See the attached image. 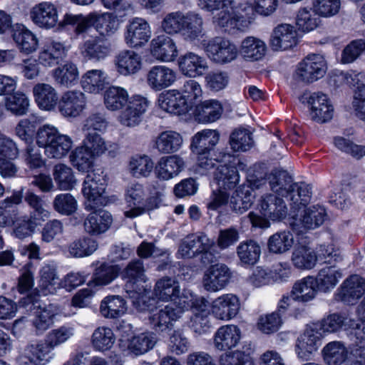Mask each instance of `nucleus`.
<instances>
[{
    "label": "nucleus",
    "instance_id": "f257e3e1",
    "mask_svg": "<svg viewBox=\"0 0 365 365\" xmlns=\"http://www.w3.org/2000/svg\"><path fill=\"white\" fill-rule=\"evenodd\" d=\"M103 102L109 110H121L118 120L122 125L129 128L140 124L143 115L150 105V101L146 96L140 94L130 96L125 88L115 86H110L106 90Z\"/></svg>",
    "mask_w": 365,
    "mask_h": 365
},
{
    "label": "nucleus",
    "instance_id": "f03ea898",
    "mask_svg": "<svg viewBox=\"0 0 365 365\" xmlns=\"http://www.w3.org/2000/svg\"><path fill=\"white\" fill-rule=\"evenodd\" d=\"M73 166L81 173H87L82 193L87 200L86 209L96 210L103 203L102 196L106 191L108 178L99 161H73Z\"/></svg>",
    "mask_w": 365,
    "mask_h": 365
},
{
    "label": "nucleus",
    "instance_id": "7ed1b4c3",
    "mask_svg": "<svg viewBox=\"0 0 365 365\" xmlns=\"http://www.w3.org/2000/svg\"><path fill=\"white\" fill-rule=\"evenodd\" d=\"M202 45L208 58L218 64L231 63L239 55L236 45L222 36H215L207 41L203 39Z\"/></svg>",
    "mask_w": 365,
    "mask_h": 365
},
{
    "label": "nucleus",
    "instance_id": "20e7f679",
    "mask_svg": "<svg viewBox=\"0 0 365 365\" xmlns=\"http://www.w3.org/2000/svg\"><path fill=\"white\" fill-rule=\"evenodd\" d=\"M327 70V64L324 57L312 53L298 63L294 76L297 81L308 84L322 78Z\"/></svg>",
    "mask_w": 365,
    "mask_h": 365
},
{
    "label": "nucleus",
    "instance_id": "39448f33",
    "mask_svg": "<svg viewBox=\"0 0 365 365\" xmlns=\"http://www.w3.org/2000/svg\"><path fill=\"white\" fill-rule=\"evenodd\" d=\"M121 277L125 282V289L130 298H137L145 291L144 283L147 278L141 259L130 262L121 272Z\"/></svg>",
    "mask_w": 365,
    "mask_h": 365
},
{
    "label": "nucleus",
    "instance_id": "423d86ee",
    "mask_svg": "<svg viewBox=\"0 0 365 365\" xmlns=\"http://www.w3.org/2000/svg\"><path fill=\"white\" fill-rule=\"evenodd\" d=\"M228 9L223 16H214L213 21L220 27H233L244 31L249 29L255 19L254 9L251 5L234 10Z\"/></svg>",
    "mask_w": 365,
    "mask_h": 365
},
{
    "label": "nucleus",
    "instance_id": "0eeeda50",
    "mask_svg": "<svg viewBox=\"0 0 365 365\" xmlns=\"http://www.w3.org/2000/svg\"><path fill=\"white\" fill-rule=\"evenodd\" d=\"M182 312V308L174 304L155 309L149 314L150 326L158 333L170 331L173 327V323L181 317Z\"/></svg>",
    "mask_w": 365,
    "mask_h": 365
},
{
    "label": "nucleus",
    "instance_id": "6e6552de",
    "mask_svg": "<svg viewBox=\"0 0 365 365\" xmlns=\"http://www.w3.org/2000/svg\"><path fill=\"white\" fill-rule=\"evenodd\" d=\"M106 150V143L101 135L89 133L83 140V145L71 152L70 160H90L98 158Z\"/></svg>",
    "mask_w": 365,
    "mask_h": 365
},
{
    "label": "nucleus",
    "instance_id": "1a4fd4ad",
    "mask_svg": "<svg viewBox=\"0 0 365 365\" xmlns=\"http://www.w3.org/2000/svg\"><path fill=\"white\" fill-rule=\"evenodd\" d=\"M310 118L319 123H325L334 116V108L331 100L322 92L311 93L307 98Z\"/></svg>",
    "mask_w": 365,
    "mask_h": 365
},
{
    "label": "nucleus",
    "instance_id": "9d476101",
    "mask_svg": "<svg viewBox=\"0 0 365 365\" xmlns=\"http://www.w3.org/2000/svg\"><path fill=\"white\" fill-rule=\"evenodd\" d=\"M365 293V279L358 274L346 278L337 289L335 298L346 304H355Z\"/></svg>",
    "mask_w": 365,
    "mask_h": 365
},
{
    "label": "nucleus",
    "instance_id": "9b49d317",
    "mask_svg": "<svg viewBox=\"0 0 365 365\" xmlns=\"http://www.w3.org/2000/svg\"><path fill=\"white\" fill-rule=\"evenodd\" d=\"M29 18L39 28L50 29L58 21L56 6L50 1H42L35 4L29 11Z\"/></svg>",
    "mask_w": 365,
    "mask_h": 365
},
{
    "label": "nucleus",
    "instance_id": "f8f14e48",
    "mask_svg": "<svg viewBox=\"0 0 365 365\" xmlns=\"http://www.w3.org/2000/svg\"><path fill=\"white\" fill-rule=\"evenodd\" d=\"M322 333L313 324L307 328L304 332L300 335L296 344V352L299 358L304 361L310 359L312 354L316 351L321 345Z\"/></svg>",
    "mask_w": 365,
    "mask_h": 365
},
{
    "label": "nucleus",
    "instance_id": "ddd939ff",
    "mask_svg": "<svg viewBox=\"0 0 365 365\" xmlns=\"http://www.w3.org/2000/svg\"><path fill=\"white\" fill-rule=\"evenodd\" d=\"M151 56L160 62H173L178 56V50L175 41L166 35L154 38L150 44Z\"/></svg>",
    "mask_w": 365,
    "mask_h": 365
},
{
    "label": "nucleus",
    "instance_id": "4468645a",
    "mask_svg": "<svg viewBox=\"0 0 365 365\" xmlns=\"http://www.w3.org/2000/svg\"><path fill=\"white\" fill-rule=\"evenodd\" d=\"M231 277L232 272L226 264L211 265L204 274L203 287L210 292L220 290L229 283Z\"/></svg>",
    "mask_w": 365,
    "mask_h": 365
},
{
    "label": "nucleus",
    "instance_id": "2eb2a0df",
    "mask_svg": "<svg viewBox=\"0 0 365 365\" xmlns=\"http://www.w3.org/2000/svg\"><path fill=\"white\" fill-rule=\"evenodd\" d=\"M86 106V98L81 91H68L62 95L58 103L59 112L65 117L76 118Z\"/></svg>",
    "mask_w": 365,
    "mask_h": 365
},
{
    "label": "nucleus",
    "instance_id": "dca6fc26",
    "mask_svg": "<svg viewBox=\"0 0 365 365\" xmlns=\"http://www.w3.org/2000/svg\"><path fill=\"white\" fill-rule=\"evenodd\" d=\"M240 307L239 298L233 294H222L212 303V313L218 319L228 321L238 314Z\"/></svg>",
    "mask_w": 365,
    "mask_h": 365
},
{
    "label": "nucleus",
    "instance_id": "f3484780",
    "mask_svg": "<svg viewBox=\"0 0 365 365\" xmlns=\"http://www.w3.org/2000/svg\"><path fill=\"white\" fill-rule=\"evenodd\" d=\"M297 31L294 26L289 24H282L273 29L269 44L274 51L287 50L297 45Z\"/></svg>",
    "mask_w": 365,
    "mask_h": 365
},
{
    "label": "nucleus",
    "instance_id": "a211bd4d",
    "mask_svg": "<svg viewBox=\"0 0 365 365\" xmlns=\"http://www.w3.org/2000/svg\"><path fill=\"white\" fill-rule=\"evenodd\" d=\"M177 79V73L166 66H154L146 76L148 86L155 91H160L171 86Z\"/></svg>",
    "mask_w": 365,
    "mask_h": 365
},
{
    "label": "nucleus",
    "instance_id": "6ab92c4d",
    "mask_svg": "<svg viewBox=\"0 0 365 365\" xmlns=\"http://www.w3.org/2000/svg\"><path fill=\"white\" fill-rule=\"evenodd\" d=\"M151 31L148 23L141 18H135L126 27L125 41L132 48L140 47L148 41Z\"/></svg>",
    "mask_w": 365,
    "mask_h": 365
},
{
    "label": "nucleus",
    "instance_id": "aec40b11",
    "mask_svg": "<svg viewBox=\"0 0 365 365\" xmlns=\"http://www.w3.org/2000/svg\"><path fill=\"white\" fill-rule=\"evenodd\" d=\"M32 93L35 103L42 110H53L59 103L58 91L49 83H36L33 87Z\"/></svg>",
    "mask_w": 365,
    "mask_h": 365
},
{
    "label": "nucleus",
    "instance_id": "412c9836",
    "mask_svg": "<svg viewBox=\"0 0 365 365\" xmlns=\"http://www.w3.org/2000/svg\"><path fill=\"white\" fill-rule=\"evenodd\" d=\"M327 217V212L324 207L319 205H314L306 209L303 215L299 219H294L290 222L293 230L298 232H302V227L307 230L315 229L321 226Z\"/></svg>",
    "mask_w": 365,
    "mask_h": 365
},
{
    "label": "nucleus",
    "instance_id": "4be33fe9",
    "mask_svg": "<svg viewBox=\"0 0 365 365\" xmlns=\"http://www.w3.org/2000/svg\"><path fill=\"white\" fill-rule=\"evenodd\" d=\"M260 212L270 220H281L287 216V207L282 198L276 194H265L260 200Z\"/></svg>",
    "mask_w": 365,
    "mask_h": 365
},
{
    "label": "nucleus",
    "instance_id": "5701e85b",
    "mask_svg": "<svg viewBox=\"0 0 365 365\" xmlns=\"http://www.w3.org/2000/svg\"><path fill=\"white\" fill-rule=\"evenodd\" d=\"M207 303V301L203 297L197 298L192 302L193 306L197 309L198 312L190 317L189 327L198 335L210 332L212 328L210 313L206 310Z\"/></svg>",
    "mask_w": 365,
    "mask_h": 365
},
{
    "label": "nucleus",
    "instance_id": "b1692460",
    "mask_svg": "<svg viewBox=\"0 0 365 365\" xmlns=\"http://www.w3.org/2000/svg\"><path fill=\"white\" fill-rule=\"evenodd\" d=\"M117 72L124 76L138 73L142 66L141 56L131 50L120 51L114 58Z\"/></svg>",
    "mask_w": 365,
    "mask_h": 365
},
{
    "label": "nucleus",
    "instance_id": "393cba45",
    "mask_svg": "<svg viewBox=\"0 0 365 365\" xmlns=\"http://www.w3.org/2000/svg\"><path fill=\"white\" fill-rule=\"evenodd\" d=\"M178 66L183 75L191 78L203 75L208 68L206 59L193 52H187L181 56Z\"/></svg>",
    "mask_w": 365,
    "mask_h": 365
},
{
    "label": "nucleus",
    "instance_id": "a878e982",
    "mask_svg": "<svg viewBox=\"0 0 365 365\" xmlns=\"http://www.w3.org/2000/svg\"><path fill=\"white\" fill-rule=\"evenodd\" d=\"M84 221L85 230L91 235H98L106 232L113 222L111 214L102 209L93 210Z\"/></svg>",
    "mask_w": 365,
    "mask_h": 365
},
{
    "label": "nucleus",
    "instance_id": "bb28decb",
    "mask_svg": "<svg viewBox=\"0 0 365 365\" xmlns=\"http://www.w3.org/2000/svg\"><path fill=\"white\" fill-rule=\"evenodd\" d=\"M228 161L224 165H219L213 171L215 180L219 188L229 190L235 188L240 181L238 168L233 163Z\"/></svg>",
    "mask_w": 365,
    "mask_h": 365
},
{
    "label": "nucleus",
    "instance_id": "cd10ccee",
    "mask_svg": "<svg viewBox=\"0 0 365 365\" xmlns=\"http://www.w3.org/2000/svg\"><path fill=\"white\" fill-rule=\"evenodd\" d=\"M318 291L314 277L309 275L296 281L288 294L294 302L307 303L316 297Z\"/></svg>",
    "mask_w": 365,
    "mask_h": 365
},
{
    "label": "nucleus",
    "instance_id": "c85d7f7f",
    "mask_svg": "<svg viewBox=\"0 0 365 365\" xmlns=\"http://www.w3.org/2000/svg\"><path fill=\"white\" fill-rule=\"evenodd\" d=\"M241 338L240 328L233 324L220 327L215 334L214 344L217 349L226 351L235 347Z\"/></svg>",
    "mask_w": 365,
    "mask_h": 365
},
{
    "label": "nucleus",
    "instance_id": "c756f323",
    "mask_svg": "<svg viewBox=\"0 0 365 365\" xmlns=\"http://www.w3.org/2000/svg\"><path fill=\"white\" fill-rule=\"evenodd\" d=\"M159 106L166 112L175 115H182L187 113V102L182 97L180 91L169 90L162 93L158 98Z\"/></svg>",
    "mask_w": 365,
    "mask_h": 365
},
{
    "label": "nucleus",
    "instance_id": "7c9ffc66",
    "mask_svg": "<svg viewBox=\"0 0 365 365\" xmlns=\"http://www.w3.org/2000/svg\"><path fill=\"white\" fill-rule=\"evenodd\" d=\"M219 138V133L215 130L205 129L197 132L192 138L191 150L199 157L205 155L218 143Z\"/></svg>",
    "mask_w": 365,
    "mask_h": 365
},
{
    "label": "nucleus",
    "instance_id": "2f4dec72",
    "mask_svg": "<svg viewBox=\"0 0 365 365\" xmlns=\"http://www.w3.org/2000/svg\"><path fill=\"white\" fill-rule=\"evenodd\" d=\"M184 17L181 34L185 41L195 43L205 36L203 19L195 12H187Z\"/></svg>",
    "mask_w": 365,
    "mask_h": 365
},
{
    "label": "nucleus",
    "instance_id": "473e14b6",
    "mask_svg": "<svg viewBox=\"0 0 365 365\" xmlns=\"http://www.w3.org/2000/svg\"><path fill=\"white\" fill-rule=\"evenodd\" d=\"M22 192L14 191L10 197L0 202V227L13 225L18 215L16 206L22 201Z\"/></svg>",
    "mask_w": 365,
    "mask_h": 365
},
{
    "label": "nucleus",
    "instance_id": "72a5a7b5",
    "mask_svg": "<svg viewBox=\"0 0 365 365\" xmlns=\"http://www.w3.org/2000/svg\"><path fill=\"white\" fill-rule=\"evenodd\" d=\"M312 194L310 185L304 182H294L292 180L283 197H285L294 209H299L301 206L305 207L309 203Z\"/></svg>",
    "mask_w": 365,
    "mask_h": 365
},
{
    "label": "nucleus",
    "instance_id": "f704fd0d",
    "mask_svg": "<svg viewBox=\"0 0 365 365\" xmlns=\"http://www.w3.org/2000/svg\"><path fill=\"white\" fill-rule=\"evenodd\" d=\"M223 113L221 103L215 99L206 100L195 106L194 115L202 123H213L220 118Z\"/></svg>",
    "mask_w": 365,
    "mask_h": 365
},
{
    "label": "nucleus",
    "instance_id": "c9c22d12",
    "mask_svg": "<svg viewBox=\"0 0 365 365\" xmlns=\"http://www.w3.org/2000/svg\"><path fill=\"white\" fill-rule=\"evenodd\" d=\"M11 36L21 52L30 54L36 51L38 46L37 37L23 24H16Z\"/></svg>",
    "mask_w": 365,
    "mask_h": 365
},
{
    "label": "nucleus",
    "instance_id": "e433bc0d",
    "mask_svg": "<svg viewBox=\"0 0 365 365\" xmlns=\"http://www.w3.org/2000/svg\"><path fill=\"white\" fill-rule=\"evenodd\" d=\"M145 191L142 185L136 183L131 185L127 190L125 200L128 210L124 211V215L128 218H135L142 215L140 210L143 205Z\"/></svg>",
    "mask_w": 365,
    "mask_h": 365
},
{
    "label": "nucleus",
    "instance_id": "4c0bfd02",
    "mask_svg": "<svg viewBox=\"0 0 365 365\" xmlns=\"http://www.w3.org/2000/svg\"><path fill=\"white\" fill-rule=\"evenodd\" d=\"M153 142V148L160 154H173L179 150L183 140L179 133L166 130L161 132Z\"/></svg>",
    "mask_w": 365,
    "mask_h": 365
},
{
    "label": "nucleus",
    "instance_id": "58836bf2",
    "mask_svg": "<svg viewBox=\"0 0 365 365\" xmlns=\"http://www.w3.org/2000/svg\"><path fill=\"white\" fill-rule=\"evenodd\" d=\"M342 277L343 274L340 269H336L334 265H330L319 269L314 279L318 290L326 293L333 289Z\"/></svg>",
    "mask_w": 365,
    "mask_h": 365
},
{
    "label": "nucleus",
    "instance_id": "ea45409f",
    "mask_svg": "<svg viewBox=\"0 0 365 365\" xmlns=\"http://www.w3.org/2000/svg\"><path fill=\"white\" fill-rule=\"evenodd\" d=\"M267 46L261 39L248 36L241 43L239 54L248 61H256L262 59L266 53Z\"/></svg>",
    "mask_w": 365,
    "mask_h": 365
},
{
    "label": "nucleus",
    "instance_id": "a19ab883",
    "mask_svg": "<svg viewBox=\"0 0 365 365\" xmlns=\"http://www.w3.org/2000/svg\"><path fill=\"white\" fill-rule=\"evenodd\" d=\"M63 43L51 41L46 43L38 55V62L44 67H52L58 64L65 54Z\"/></svg>",
    "mask_w": 365,
    "mask_h": 365
},
{
    "label": "nucleus",
    "instance_id": "79ce46f5",
    "mask_svg": "<svg viewBox=\"0 0 365 365\" xmlns=\"http://www.w3.org/2000/svg\"><path fill=\"white\" fill-rule=\"evenodd\" d=\"M26 171L28 175H33V184L39 187L43 192L51 191L53 187L51 178L43 172L46 170L45 161H25Z\"/></svg>",
    "mask_w": 365,
    "mask_h": 365
},
{
    "label": "nucleus",
    "instance_id": "37998d69",
    "mask_svg": "<svg viewBox=\"0 0 365 365\" xmlns=\"http://www.w3.org/2000/svg\"><path fill=\"white\" fill-rule=\"evenodd\" d=\"M53 350L44 339L28 344L25 351L31 362L37 365H45L53 359Z\"/></svg>",
    "mask_w": 365,
    "mask_h": 365
},
{
    "label": "nucleus",
    "instance_id": "c03bdc74",
    "mask_svg": "<svg viewBox=\"0 0 365 365\" xmlns=\"http://www.w3.org/2000/svg\"><path fill=\"white\" fill-rule=\"evenodd\" d=\"M111 52L110 44L101 38L86 41L82 47L81 53L88 60L100 61L105 59Z\"/></svg>",
    "mask_w": 365,
    "mask_h": 365
},
{
    "label": "nucleus",
    "instance_id": "a18cd8bd",
    "mask_svg": "<svg viewBox=\"0 0 365 365\" xmlns=\"http://www.w3.org/2000/svg\"><path fill=\"white\" fill-rule=\"evenodd\" d=\"M237 255L242 266H254L261 255V247L253 240L241 242L236 249Z\"/></svg>",
    "mask_w": 365,
    "mask_h": 365
},
{
    "label": "nucleus",
    "instance_id": "49530a36",
    "mask_svg": "<svg viewBox=\"0 0 365 365\" xmlns=\"http://www.w3.org/2000/svg\"><path fill=\"white\" fill-rule=\"evenodd\" d=\"M57 314L56 307L51 304H41L34 311L32 325L38 334L43 333L53 324V319Z\"/></svg>",
    "mask_w": 365,
    "mask_h": 365
},
{
    "label": "nucleus",
    "instance_id": "de8ad7c7",
    "mask_svg": "<svg viewBox=\"0 0 365 365\" xmlns=\"http://www.w3.org/2000/svg\"><path fill=\"white\" fill-rule=\"evenodd\" d=\"M52 77L60 86L68 88L78 82L79 72L75 63L66 62L52 71Z\"/></svg>",
    "mask_w": 365,
    "mask_h": 365
},
{
    "label": "nucleus",
    "instance_id": "09e8293b",
    "mask_svg": "<svg viewBox=\"0 0 365 365\" xmlns=\"http://www.w3.org/2000/svg\"><path fill=\"white\" fill-rule=\"evenodd\" d=\"M127 310L126 302L118 295L106 297L101 303L100 312L105 318L116 319L123 315Z\"/></svg>",
    "mask_w": 365,
    "mask_h": 365
},
{
    "label": "nucleus",
    "instance_id": "8fccbe9b",
    "mask_svg": "<svg viewBox=\"0 0 365 365\" xmlns=\"http://www.w3.org/2000/svg\"><path fill=\"white\" fill-rule=\"evenodd\" d=\"M57 143L61 144L63 147L68 146L67 135L59 133L58 129L51 125L46 124L40 127L36 132V143L40 147L46 148L52 143Z\"/></svg>",
    "mask_w": 365,
    "mask_h": 365
},
{
    "label": "nucleus",
    "instance_id": "3c124183",
    "mask_svg": "<svg viewBox=\"0 0 365 365\" xmlns=\"http://www.w3.org/2000/svg\"><path fill=\"white\" fill-rule=\"evenodd\" d=\"M154 293L162 301H175L180 297L179 283L172 277H163L156 282Z\"/></svg>",
    "mask_w": 365,
    "mask_h": 365
},
{
    "label": "nucleus",
    "instance_id": "603ef678",
    "mask_svg": "<svg viewBox=\"0 0 365 365\" xmlns=\"http://www.w3.org/2000/svg\"><path fill=\"white\" fill-rule=\"evenodd\" d=\"M107 78V74L103 70L93 69L82 76L81 83L86 91L98 93L105 88Z\"/></svg>",
    "mask_w": 365,
    "mask_h": 365
},
{
    "label": "nucleus",
    "instance_id": "864d4df0",
    "mask_svg": "<svg viewBox=\"0 0 365 365\" xmlns=\"http://www.w3.org/2000/svg\"><path fill=\"white\" fill-rule=\"evenodd\" d=\"M292 262L298 269H311L316 265L317 256L311 247L299 245L292 252Z\"/></svg>",
    "mask_w": 365,
    "mask_h": 365
},
{
    "label": "nucleus",
    "instance_id": "5fc2aeb1",
    "mask_svg": "<svg viewBox=\"0 0 365 365\" xmlns=\"http://www.w3.org/2000/svg\"><path fill=\"white\" fill-rule=\"evenodd\" d=\"M155 343L156 339L153 333L144 332L128 339L127 348L130 353L138 356L152 349Z\"/></svg>",
    "mask_w": 365,
    "mask_h": 365
},
{
    "label": "nucleus",
    "instance_id": "6e6d98bb",
    "mask_svg": "<svg viewBox=\"0 0 365 365\" xmlns=\"http://www.w3.org/2000/svg\"><path fill=\"white\" fill-rule=\"evenodd\" d=\"M208 241L206 235H191L185 237L181 242L178 252L183 258H192L205 248V244Z\"/></svg>",
    "mask_w": 365,
    "mask_h": 365
},
{
    "label": "nucleus",
    "instance_id": "4d7b16f0",
    "mask_svg": "<svg viewBox=\"0 0 365 365\" xmlns=\"http://www.w3.org/2000/svg\"><path fill=\"white\" fill-rule=\"evenodd\" d=\"M294 242V236L290 231L277 232L269 237L267 247L271 253L283 254L292 248Z\"/></svg>",
    "mask_w": 365,
    "mask_h": 365
},
{
    "label": "nucleus",
    "instance_id": "13d9d810",
    "mask_svg": "<svg viewBox=\"0 0 365 365\" xmlns=\"http://www.w3.org/2000/svg\"><path fill=\"white\" fill-rule=\"evenodd\" d=\"M118 274V266L103 263L96 269L92 279L88 282V285L89 287L107 285L113 282Z\"/></svg>",
    "mask_w": 365,
    "mask_h": 365
},
{
    "label": "nucleus",
    "instance_id": "bf43d9fd",
    "mask_svg": "<svg viewBox=\"0 0 365 365\" xmlns=\"http://www.w3.org/2000/svg\"><path fill=\"white\" fill-rule=\"evenodd\" d=\"M267 176L271 190L278 196L284 197L292 184V176L287 170L278 169Z\"/></svg>",
    "mask_w": 365,
    "mask_h": 365
},
{
    "label": "nucleus",
    "instance_id": "052dcab7",
    "mask_svg": "<svg viewBox=\"0 0 365 365\" xmlns=\"http://www.w3.org/2000/svg\"><path fill=\"white\" fill-rule=\"evenodd\" d=\"M324 361L329 365H341L347 359L348 351L344 343L331 341L323 349Z\"/></svg>",
    "mask_w": 365,
    "mask_h": 365
},
{
    "label": "nucleus",
    "instance_id": "680f3d73",
    "mask_svg": "<svg viewBox=\"0 0 365 365\" xmlns=\"http://www.w3.org/2000/svg\"><path fill=\"white\" fill-rule=\"evenodd\" d=\"M229 143L235 153L246 152L254 146L252 133L245 128L235 130L230 136Z\"/></svg>",
    "mask_w": 365,
    "mask_h": 365
},
{
    "label": "nucleus",
    "instance_id": "e2e57ef3",
    "mask_svg": "<svg viewBox=\"0 0 365 365\" xmlns=\"http://www.w3.org/2000/svg\"><path fill=\"white\" fill-rule=\"evenodd\" d=\"M54 180L61 190H71L76 185L72 169L64 164H58L54 167L53 173Z\"/></svg>",
    "mask_w": 365,
    "mask_h": 365
},
{
    "label": "nucleus",
    "instance_id": "0e129e2a",
    "mask_svg": "<svg viewBox=\"0 0 365 365\" xmlns=\"http://www.w3.org/2000/svg\"><path fill=\"white\" fill-rule=\"evenodd\" d=\"M98 247V242L90 237H83L73 241L68 247L70 255L74 257H84L92 255Z\"/></svg>",
    "mask_w": 365,
    "mask_h": 365
},
{
    "label": "nucleus",
    "instance_id": "69168bd1",
    "mask_svg": "<svg viewBox=\"0 0 365 365\" xmlns=\"http://www.w3.org/2000/svg\"><path fill=\"white\" fill-rule=\"evenodd\" d=\"M30 106V101L26 94L16 92L5 99V107L12 114L21 116L27 113Z\"/></svg>",
    "mask_w": 365,
    "mask_h": 365
},
{
    "label": "nucleus",
    "instance_id": "338daca9",
    "mask_svg": "<svg viewBox=\"0 0 365 365\" xmlns=\"http://www.w3.org/2000/svg\"><path fill=\"white\" fill-rule=\"evenodd\" d=\"M317 14L307 8L300 9L297 14L296 24L298 29L302 32H310L317 29L319 24L320 19L317 16Z\"/></svg>",
    "mask_w": 365,
    "mask_h": 365
},
{
    "label": "nucleus",
    "instance_id": "774afa93",
    "mask_svg": "<svg viewBox=\"0 0 365 365\" xmlns=\"http://www.w3.org/2000/svg\"><path fill=\"white\" fill-rule=\"evenodd\" d=\"M115 342V336L111 329L98 327L93 333L92 344L95 349L104 351L110 349Z\"/></svg>",
    "mask_w": 365,
    "mask_h": 365
}]
</instances>
